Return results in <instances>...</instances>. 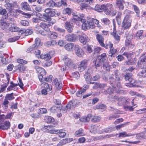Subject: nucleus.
I'll use <instances>...</instances> for the list:
<instances>
[{
  "mask_svg": "<svg viewBox=\"0 0 146 146\" xmlns=\"http://www.w3.org/2000/svg\"><path fill=\"white\" fill-rule=\"evenodd\" d=\"M93 65L96 68L102 67L103 68L107 71H109L111 66L109 64L106 53H104L98 58L94 59L92 62Z\"/></svg>",
  "mask_w": 146,
  "mask_h": 146,
  "instance_id": "f257e3e1",
  "label": "nucleus"
},
{
  "mask_svg": "<svg viewBox=\"0 0 146 146\" xmlns=\"http://www.w3.org/2000/svg\"><path fill=\"white\" fill-rule=\"evenodd\" d=\"M15 6H17L16 3L15 2L13 3H8L5 4V6L8 11V17L10 16L17 17L20 13L22 12L20 10L14 9Z\"/></svg>",
  "mask_w": 146,
  "mask_h": 146,
  "instance_id": "f03ea898",
  "label": "nucleus"
},
{
  "mask_svg": "<svg viewBox=\"0 0 146 146\" xmlns=\"http://www.w3.org/2000/svg\"><path fill=\"white\" fill-rule=\"evenodd\" d=\"M45 13L43 14V17L46 21H50L51 20L50 17L54 16L56 14L58 15L57 11L54 9L48 8L45 10Z\"/></svg>",
  "mask_w": 146,
  "mask_h": 146,
  "instance_id": "7ed1b4c3",
  "label": "nucleus"
},
{
  "mask_svg": "<svg viewBox=\"0 0 146 146\" xmlns=\"http://www.w3.org/2000/svg\"><path fill=\"white\" fill-rule=\"evenodd\" d=\"M125 79L126 81L129 82V83L125 84L126 86L129 87H137L135 83V81L132 78V73H127L124 76Z\"/></svg>",
  "mask_w": 146,
  "mask_h": 146,
  "instance_id": "20e7f679",
  "label": "nucleus"
},
{
  "mask_svg": "<svg viewBox=\"0 0 146 146\" xmlns=\"http://www.w3.org/2000/svg\"><path fill=\"white\" fill-rule=\"evenodd\" d=\"M114 8L113 5L110 3H107L104 4V11L107 15H111L113 16L115 15L116 13V11H113Z\"/></svg>",
  "mask_w": 146,
  "mask_h": 146,
  "instance_id": "39448f33",
  "label": "nucleus"
},
{
  "mask_svg": "<svg viewBox=\"0 0 146 146\" xmlns=\"http://www.w3.org/2000/svg\"><path fill=\"white\" fill-rule=\"evenodd\" d=\"M129 15H126L122 23L121 27L124 29H127L129 28L131 25V21L130 19Z\"/></svg>",
  "mask_w": 146,
  "mask_h": 146,
  "instance_id": "423d86ee",
  "label": "nucleus"
},
{
  "mask_svg": "<svg viewBox=\"0 0 146 146\" xmlns=\"http://www.w3.org/2000/svg\"><path fill=\"white\" fill-rule=\"evenodd\" d=\"M114 74L115 77V82L116 86L119 88H121V82L123 79V78L120 75V74L118 70H116L114 72Z\"/></svg>",
  "mask_w": 146,
  "mask_h": 146,
  "instance_id": "0eeeda50",
  "label": "nucleus"
},
{
  "mask_svg": "<svg viewBox=\"0 0 146 146\" xmlns=\"http://www.w3.org/2000/svg\"><path fill=\"white\" fill-rule=\"evenodd\" d=\"M82 20L83 22H82V28L83 30H86V29L93 28L95 26L94 25L91 21L87 22L85 19Z\"/></svg>",
  "mask_w": 146,
  "mask_h": 146,
  "instance_id": "6e6552de",
  "label": "nucleus"
},
{
  "mask_svg": "<svg viewBox=\"0 0 146 146\" xmlns=\"http://www.w3.org/2000/svg\"><path fill=\"white\" fill-rule=\"evenodd\" d=\"M79 37L80 42L84 44L88 43L90 41V39L84 33H82L81 35H79Z\"/></svg>",
  "mask_w": 146,
  "mask_h": 146,
  "instance_id": "1a4fd4ad",
  "label": "nucleus"
},
{
  "mask_svg": "<svg viewBox=\"0 0 146 146\" xmlns=\"http://www.w3.org/2000/svg\"><path fill=\"white\" fill-rule=\"evenodd\" d=\"M75 50L76 55L78 56L81 57L84 54L83 50L78 45L75 46Z\"/></svg>",
  "mask_w": 146,
  "mask_h": 146,
  "instance_id": "9d476101",
  "label": "nucleus"
},
{
  "mask_svg": "<svg viewBox=\"0 0 146 146\" xmlns=\"http://www.w3.org/2000/svg\"><path fill=\"white\" fill-rule=\"evenodd\" d=\"M108 82L113 87H115L116 86L115 80L114 77V75L113 74H110L108 76Z\"/></svg>",
  "mask_w": 146,
  "mask_h": 146,
  "instance_id": "9b49d317",
  "label": "nucleus"
},
{
  "mask_svg": "<svg viewBox=\"0 0 146 146\" xmlns=\"http://www.w3.org/2000/svg\"><path fill=\"white\" fill-rule=\"evenodd\" d=\"M74 106L72 104V103L71 101H70L66 106V107L62 108L60 110V111L63 113H65L66 112L67 110H70L71 108H74Z\"/></svg>",
  "mask_w": 146,
  "mask_h": 146,
  "instance_id": "f8f14e48",
  "label": "nucleus"
},
{
  "mask_svg": "<svg viewBox=\"0 0 146 146\" xmlns=\"http://www.w3.org/2000/svg\"><path fill=\"white\" fill-rule=\"evenodd\" d=\"M87 65V61L84 60L81 62L79 66L78 67V70L80 72L84 70L86 68Z\"/></svg>",
  "mask_w": 146,
  "mask_h": 146,
  "instance_id": "ddd939ff",
  "label": "nucleus"
},
{
  "mask_svg": "<svg viewBox=\"0 0 146 146\" xmlns=\"http://www.w3.org/2000/svg\"><path fill=\"white\" fill-rule=\"evenodd\" d=\"M90 75V74L88 72H87L85 73L84 75V76L85 81L87 84H92L94 83V82H91L92 77H91Z\"/></svg>",
  "mask_w": 146,
  "mask_h": 146,
  "instance_id": "4468645a",
  "label": "nucleus"
},
{
  "mask_svg": "<svg viewBox=\"0 0 146 146\" xmlns=\"http://www.w3.org/2000/svg\"><path fill=\"white\" fill-rule=\"evenodd\" d=\"M10 123L9 121H5L4 123L0 125V129L3 130H7L10 126Z\"/></svg>",
  "mask_w": 146,
  "mask_h": 146,
  "instance_id": "2eb2a0df",
  "label": "nucleus"
},
{
  "mask_svg": "<svg viewBox=\"0 0 146 146\" xmlns=\"http://www.w3.org/2000/svg\"><path fill=\"white\" fill-rule=\"evenodd\" d=\"M129 100L130 99L129 98L124 97H120L118 99L119 103L123 105L128 104Z\"/></svg>",
  "mask_w": 146,
  "mask_h": 146,
  "instance_id": "dca6fc26",
  "label": "nucleus"
},
{
  "mask_svg": "<svg viewBox=\"0 0 146 146\" xmlns=\"http://www.w3.org/2000/svg\"><path fill=\"white\" fill-rule=\"evenodd\" d=\"M96 37L100 45L102 46L106 47L104 43V38L100 35L97 34L96 35Z\"/></svg>",
  "mask_w": 146,
  "mask_h": 146,
  "instance_id": "f3484780",
  "label": "nucleus"
},
{
  "mask_svg": "<svg viewBox=\"0 0 146 146\" xmlns=\"http://www.w3.org/2000/svg\"><path fill=\"white\" fill-rule=\"evenodd\" d=\"M65 38L68 41L74 42L76 39V35L74 34H68L66 36Z\"/></svg>",
  "mask_w": 146,
  "mask_h": 146,
  "instance_id": "a211bd4d",
  "label": "nucleus"
},
{
  "mask_svg": "<svg viewBox=\"0 0 146 146\" xmlns=\"http://www.w3.org/2000/svg\"><path fill=\"white\" fill-rule=\"evenodd\" d=\"M94 85L93 86V88L96 89L98 88H104L107 86V85L105 84H101L100 83L94 82L93 84Z\"/></svg>",
  "mask_w": 146,
  "mask_h": 146,
  "instance_id": "6ab92c4d",
  "label": "nucleus"
},
{
  "mask_svg": "<svg viewBox=\"0 0 146 146\" xmlns=\"http://www.w3.org/2000/svg\"><path fill=\"white\" fill-rule=\"evenodd\" d=\"M21 6L22 9L27 11H31V8L28 3L26 2L22 3L21 4Z\"/></svg>",
  "mask_w": 146,
  "mask_h": 146,
  "instance_id": "aec40b11",
  "label": "nucleus"
},
{
  "mask_svg": "<svg viewBox=\"0 0 146 146\" xmlns=\"http://www.w3.org/2000/svg\"><path fill=\"white\" fill-rule=\"evenodd\" d=\"M125 45L126 47L131 49L133 48L135 46L134 44H133L130 39L126 38L125 42Z\"/></svg>",
  "mask_w": 146,
  "mask_h": 146,
  "instance_id": "412c9836",
  "label": "nucleus"
},
{
  "mask_svg": "<svg viewBox=\"0 0 146 146\" xmlns=\"http://www.w3.org/2000/svg\"><path fill=\"white\" fill-rule=\"evenodd\" d=\"M0 15L3 16V19H7L8 18V15L6 10L1 7H0Z\"/></svg>",
  "mask_w": 146,
  "mask_h": 146,
  "instance_id": "4be33fe9",
  "label": "nucleus"
},
{
  "mask_svg": "<svg viewBox=\"0 0 146 146\" xmlns=\"http://www.w3.org/2000/svg\"><path fill=\"white\" fill-rule=\"evenodd\" d=\"M124 2V0H116V4L119 10H123L124 6L123 3Z\"/></svg>",
  "mask_w": 146,
  "mask_h": 146,
  "instance_id": "5701e85b",
  "label": "nucleus"
},
{
  "mask_svg": "<svg viewBox=\"0 0 146 146\" xmlns=\"http://www.w3.org/2000/svg\"><path fill=\"white\" fill-rule=\"evenodd\" d=\"M65 27L67 31L69 33H71L72 31V25L68 22H66L65 23Z\"/></svg>",
  "mask_w": 146,
  "mask_h": 146,
  "instance_id": "b1692460",
  "label": "nucleus"
},
{
  "mask_svg": "<svg viewBox=\"0 0 146 146\" xmlns=\"http://www.w3.org/2000/svg\"><path fill=\"white\" fill-rule=\"evenodd\" d=\"M58 36V34L55 32H51L50 31L48 34V37L50 38L51 39H56Z\"/></svg>",
  "mask_w": 146,
  "mask_h": 146,
  "instance_id": "393cba45",
  "label": "nucleus"
},
{
  "mask_svg": "<svg viewBox=\"0 0 146 146\" xmlns=\"http://www.w3.org/2000/svg\"><path fill=\"white\" fill-rule=\"evenodd\" d=\"M74 46V44L72 43H71L66 44L64 47L65 49L68 51H72Z\"/></svg>",
  "mask_w": 146,
  "mask_h": 146,
  "instance_id": "a878e982",
  "label": "nucleus"
},
{
  "mask_svg": "<svg viewBox=\"0 0 146 146\" xmlns=\"http://www.w3.org/2000/svg\"><path fill=\"white\" fill-rule=\"evenodd\" d=\"M113 89L111 87H109L107 90H104L103 92V93L104 95H106L107 94L111 95L113 93Z\"/></svg>",
  "mask_w": 146,
  "mask_h": 146,
  "instance_id": "bb28decb",
  "label": "nucleus"
},
{
  "mask_svg": "<svg viewBox=\"0 0 146 146\" xmlns=\"http://www.w3.org/2000/svg\"><path fill=\"white\" fill-rule=\"evenodd\" d=\"M10 24L6 22H1L0 26L1 28L3 30L9 29Z\"/></svg>",
  "mask_w": 146,
  "mask_h": 146,
  "instance_id": "cd10ccee",
  "label": "nucleus"
},
{
  "mask_svg": "<svg viewBox=\"0 0 146 146\" xmlns=\"http://www.w3.org/2000/svg\"><path fill=\"white\" fill-rule=\"evenodd\" d=\"M104 4L102 5H97L95 7V9L96 11L99 12H102L104 11Z\"/></svg>",
  "mask_w": 146,
  "mask_h": 146,
  "instance_id": "c85d7f7f",
  "label": "nucleus"
},
{
  "mask_svg": "<svg viewBox=\"0 0 146 146\" xmlns=\"http://www.w3.org/2000/svg\"><path fill=\"white\" fill-rule=\"evenodd\" d=\"M39 26L41 28L45 30L46 31L48 32L50 31V29L48 28V26L44 23H41L39 25Z\"/></svg>",
  "mask_w": 146,
  "mask_h": 146,
  "instance_id": "c756f323",
  "label": "nucleus"
},
{
  "mask_svg": "<svg viewBox=\"0 0 146 146\" xmlns=\"http://www.w3.org/2000/svg\"><path fill=\"white\" fill-rule=\"evenodd\" d=\"M137 75L139 78L146 77V68H143L142 71L139 72Z\"/></svg>",
  "mask_w": 146,
  "mask_h": 146,
  "instance_id": "7c9ffc66",
  "label": "nucleus"
},
{
  "mask_svg": "<svg viewBox=\"0 0 146 146\" xmlns=\"http://www.w3.org/2000/svg\"><path fill=\"white\" fill-rule=\"evenodd\" d=\"M135 135V134L129 133L127 134L125 131H124L123 132H121L119 134L118 137H129Z\"/></svg>",
  "mask_w": 146,
  "mask_h": 146,
  "instance_id": "2f4dec72",
  "label": "nucleus"
},
{
  "mask_svg": "<svg viewBox=\"0 0 146 146\" xmlns=\"http://www.w3.org/2000/svg\"><path fill=\"white\" fill-rule=\"evenodd\" d=\"M143 30H139L135 34V38L136 39H140L142 38L143 36Z\"/></svg>",
  "mask_w": 146,
  "mask_h": 146,
  "instance_id": "473e14b6",
  "label": "nucleus"
},
{
  "mask_svg": "<svg viewBox=\"0 0 146 146\" xmlns=\"http://www.w3.org/2000/svg\"><path fill=\"white\" fill-rule=\"evenodd\" d=\"M41 59L47 60H50L51 58V56L49 54L47 53L45 54H41L40 56Z\"/></svg>",
  "mask_w": 146,
  "mask_h": 146,
  "instance_id": "72a5a7b5",
  "label": "nucleus"
},
{
  "mask_svg": "<svg viewBox=\"0 0 146 146\" xmlns=\"http://www.w3.org/2000/svg\"><path fill=\"white\" fill-rule=\"evenodd\" d=\"M45 121L48 123H52L54 121V119L50 116H46L44 118Z\"/></svg>",
  "mask_w": 146,
  "mask_h": 146,
  "instance_id": "f704fd0d",
  "label": "nucleus"
},
{
  "mask_svg": "<svg viewBox=\"0 0 146 146\" xmlns=\"http://www.w3.org/2000/svg\"><path fill=\"white\" fill-rule=\"evenodd\" d=\"M54 84L58 89H60L62 86V84L59 82H58L57 79H55L54 80Z\"/></svg>",
  "mask_w": 146,
  "mask_h": 146,
  "instance_id": "c9c22d12",
  "label": "nucleus"
},
{
  "mask_svg": "<svg viewBox=\"0 0 146 146\" xmlns=\"http://www.w3.org/2000/svg\"><path fill=\"white\" fill-rule=\"evenodd\" d=\"M41 86L46 89L47 90L48 89L49 91H50L52 89V87H51V86H50L49 84L46 82H43L41 84Z\"/></svg>",
  "mask_w": 146,
  "mask_h": 146,
  "instance_id": "e433bc0d",
  "label": "nucleus"
},
{
  "mask_svg": "<svg viewBox=\"0 0 146 146\" xmlns=\"http://www.w3.org/2000/svg\"><path fill=\"white\" fill-rule=\"evenodd\" d=\"M117 50L116 49H110V50L109 52V56L112 57H114L115 54L117 52Z\"/></svg>",
  "mask_w": 146,
  "mask_h": 146,
  "instance_id": "4c0bfd02",
  "label": "nucleus"
},
{
  "mask_svg": "<svg viewBox=\"0 0 146 146\" xmlns=\"http://www.w3.org/2000/svg\"><path fill=\"white\" fill-rule=\"evenodd\" d=\"M5 98L9 100H12L15 99V97L13 96V93H12L10 94H7Z\"/></svg>",
  "mask_w": 146,
  "mask_h": 146,
  "instance_id": "58836bf2",
  "label": "nucleus"
},
{
  "mask_svg": "<svg viewBox=\"0 0 146 146\" xmlns=\"http://www.w3.org/2000/svg\"><path fill=\"white\" fill-rule=\"evenodd\" d=\"M92 116L91 114H88L86 117H84L83 118H81L80 119L81 121L82 122H88L89 121L92 117Z\"/></svg>",
  "mask_w": 146,
  "mask_h": 146,
  "instance_id": "ea45409f",
  "label": "nucleus"
},
{
  "mask_svg": "<svg viewBox=\"0 0 146 146\" xmlns=\"http://www.w3.org/2000/svg\"><path fill=\"white\" fill-rule=\"evenodd\" d=\"M116 30H114L113 32L111 34L113 36L115 40L119 42L120 40V37L116 33Z\"/></svg>",
  "mask_w": 146,
  "mask_h": 146,
  "instance_id": "a19ab883",
  "label": "nucleus"
},
{
  "mask_svg": "<svg viewBox=\"0 0 146 146\" xmlns=\"http://www.w3.org/2000/svg\"><path fill=\"white\" fill-rule=\"evenodd\" d=\"M83 129L82 128H80L75 132V135L78 137L83 136Z\"/></svg>",
  "mask_w": 146,
  "mask_h": 146,
  "instance_id": "79ce46f5",
  "label": "nucleus"
},
{
  "mask_svg": "<svg viewBox=\"0 0 146 146\" xmlns=\"http://www.w3.org/2000/svg\"><path fill=\"white\" fill-rule=\"evenodd\" d=\"M106 106L103 104H98L97 105L96 108L97 109H101L104 110L106 109Z\"/></svg>",
  "mask_w": 146,
  "mask_h": 146,
  "instance_id": "37998d69",
  "label": "nucleus"
},
{
  "mask_svg": "<svg viewBox=\"0 0 146 146\" xmlns=\"http://www.w3.org/2000/svg\"><path fill=\"white\" fill-rule=\"evenodd\" d=\"M101 119V118L100 117L95 116L92 118L91 121L93 123L97 122L99 121Z\"/></svg>",
  "mask_w": 146,
  "mask_h": 146,
  "instance_id": "c03bdc74",
  "label": "nucleus"
},
{
  "mask_svg": "<svg viewBox=\"0 0 146 146\" xmlns=\"http://www.w3.org/2000/svg\"><path fill=\"white\" fill-rule=\"evenodd\" d=\"M63 60L65 64L67 66H68V65L72 61L69 58L66 57H64L63 58Z\"/></svg>",
  "mask_w": 146,
  "mask_h": 146,
  "instance_id": "a18cd8bd",
  "label": "nucleus"
},
{
  "mask_svg": "<svg viewBox=\"0 0 146 146\" xmlns=\"http://www.w3.org/2000/svg\"><path fill=\"white\" fill-rule=\"evenodd\" d=\"M55 3L52 0H50L46 4L48 7H53L55 6Z\"/></svg>",
  "mask_w": 146,
  "mask_h": 146,
  "instance_id": "49530a36",
  "label": "nucleus"
},
{
  "mask_svg": "<svg viewBox=\"0 0 146 146\" xmlns=\"http://www.w3.org/2000/svg\"><path fill=\"white\" fill-rule=\"evenodd\" d=\"M136 61V60L135 58L132 59L131 60H128L125 63L127 65H132L134 64Z\"/></svg>",
  "mask_w": 146,
  "mask_h": 146,
  "instance_id": "de8ad7c7",
  "label": "nucleus"
},
{
  "mask_svg": "<svg viewBox=\"0 0 146 146\" xmlns=\"http://www.w3.org/2000/svg\"><path fill=\"white\" fill-rule=\"evenodd\" d=\"M19 29V28L15 26L14 25H11V27L9 28V30L12 32H17Z\"/></svg>",
  "mask_w": 146,
  "mask_h": 146,
  "instance_id": "09e8293b",
  "label": "nucleus"
},
{
  "mask_svg": "<svg viewBox=\"0 0 146 146\" xmlns=\"http://www.w3.org/2000/svg\"><path fill=\"white\" fill-rule=\"evenodd\" d=\"M140 64L145 63H146V54H145L140 57Z\"/></svg>",
  "mask_w": 146,
  "mask_h": 146,
  "instance_id": "8fccbe9b",
  "label": "nucleus"
},
{
  "mask_svg": "<svg viewBox=\"0 0 146 146\" xmlns=\"http://www.w3.org/2000/svg\"><path fill=\"white\" fill-rule=\"evenodd\" d=\"M20 72H23L25 70V68L23 65L19 64L17 66V68Z\"/></svg>",
  "mask_w": 146,
  "mask_h": 146,
  "instance_id": "3c124183",
  "label": "nucleus"
},
{
  "mask_svg": "<svg viewBox=\"0 0 146 146\" xmlns=\"http://www.w3.org/2000/svg\"><path fill=\"white\" fill-rule=\"evenodd\" d=\"M33 45L36 46V48H37L40 45V40L38 38H36L35 40V43Z\"/></svg>",
  "mask_w": 146,
  "mask_h": 146,
  "instance_id": "603ef678",
  "label": "nucleus"
},
{
  "mask_svg": "<svg viewBox=\"0 0 146 146\" xmlns=\"http://www.w3.org/2000/svg\"><path fill=\"white\" fill-rule=\"evenodd\" d=\"M25 35L26 36L31 35L33 33V31L32 29H25Z\"/></svg>",
  "mask_w": 146,
  "mask_h": 146,
  "instance_id": "864d4df0",
  "label": "nucleus"
},
{
  "mask_svg": "<svg viewBox=\"0 0 146 146\" xmlns=\"http://www.w3.org/2000/svg\"><path fill=\"white\" fill-rule=\"evenodd\" d=\"M73 19L76 21H80L82 23L83 22L82 20H84V19H83L82 18L80 17V16L77 15H74L73 16Z\"/></svg>",
  "mask_w": 146,
  "mask_h": 146,
  "instance_id": "5fc2aeb1",
  "label": "nucleus"
},
{
  "mask_svg": "<svg viewBox=\"0 0 146 146\" xmlns=\"http://www.w3.org/2000/svg\"><path fill=\"white\" fill-rule=\"evenodd\" d=\"M59 130L60 131L58 133L59 137L62 138L64 137L66 135V133L64 132L62 130L59 129Z\"/></svg>",
  "mask_w": 146,
  "mask_h": 146,
  "instance_id": "6e6d98bb",
  "label": "nucleus"
},
{
  "mask_svg": "<svg viewBox=\"0 0 146 146\" xmlns=\"http://www.w3.org/2000/svg\"><path fill=\"white\" fill-rule=\"evenodd\" d=\"M133 8L134 11L137 14V16L138 17L139 16V10L138 7L135 5H133Z\"/></svg>",
  "mask_w": 146,
  "mask_h": 146,
  "instance_id": "4d7b16f0",
  "label": "nucleus"
},
{
  "mask_svg": "<svg viewBox=\"0 0 146 146\" xmlns=\"http://www.w3.org/2000/svg\"><path fill=\"white\" fill-rule=\"evenodd\" d=\"M68 140L67 139H63L61 140L58 144V145H62L68 142Z\"/></svg>",
  "mask_w": 146,
  "mask_h": 146,
  "instance_id": "13d9d810",
  "label": "nucleus"
},
{
  "mask_svg": "<svg viewBox=\"0 0 146 146\" xmlns=\"http://www.w3.org/2000/svg\"><path fill=\"white\" fill-rule=\"evenodd\" d=\"M53 77L52 75H50L46 78H44V81L50 82H52Z\"/></svg>",
  "mask_w": 146,
  "mask_h": 146,
  "instance_id": "bf43d9fd",
  "label": "nucleus"
},
{
  "mask_svg": "<svg viewBox=\"0 0 146 146\" xmlns=\"http://www.w3.org/2000/svg\"><path fill=\"white\" fill-rule=\"evenodd\" d=\"M102 21L105 25H108L110 23V20L107 18H104L102 19Z\"/></svg>",
  "mask_w": 146,
  "mask_h": 146,
  "instance_id": "052dcab7",
  "label": "nucleus"
},
{
  "mask_svg": "<svg viewBox=\"0 0 146 146\" xmlns=\"http://www.w3.org/2000/svg\"><path fill=\"white\" fill-rule=\"evenodd\" d=\"M84 93L83 91L80 89V90L76 92V95L77 97H81L82 96V94Z\"/></svg>",
  "mask_w": 146,
  "mask_h": 146,
  "instance_id": "680f3d73",
  "label": "nucleus"
},
{
  "mask_svg": "<svg viewBox=\"0 0 146 146\" xmlns=\"http://www.w3.org/2000/svg\"><path fill=\"white\" fill-rule=\"evenodd\" d=\"M47 112L46 110L44 108H42L39 109L38 112L39 114L45 113Z\"/></svg>",
  "mask_w": 146,
  "mask_h": 146,
  "instance_id": "e2e57ef3",
  "label": "nucleus"
},
{
  "mask_svg": "<svg viewBox=\"0 0 146 146\" xmlns=\"http://www.w3.org/2000/svg\"><path fill=\"white\" fill-rule=\"evenodd\" d=\"M9 103L8 100L5 98L4 101L3 103V104L5 106V109H7L8 108V104Z\"/></svg>",
  "mask_w": 146,
  "mask_h": 146,
  "instance_id": "0e129e2a",
  "label": "nucleus"
},
{
  "mask_svg": "<svg viewBox=\"0 0 146 146\" xmlns=\"http://www.w3.org/2000/svg\"><path fill=\"white\" fill-rule=\"evenodd\" d=\"M73 77L75 78L78 79L80 77V74L78 72H76L72 73Z\"/></svg>",
  "mask_w": 146,
  "mask_h": 146,
  "instance_id": "69168bd1",
  "label": "nucleus"
},
{
  "mask_svg": "<svg viewBox=\"0 0 146 146\" xmlns=\"http://www.w3.org/2000/svg\"><path fill=\"white\" fill-rule=\"evenodd\" d=\"M145 112H146V108H144L137 110L136 113L137 114H141L144 113Z\"/></svg>",
  "mask_w": 146,
  "mask_h": 146,
  "instance_id": "338daca9",
  "label": "nucleus"
},
{
  "mask_svg": "<svg viewBox=\"0 0 146 146\" xmlns=\"http://www.w3.org/2000/svg\"><path fill=\"white\" fill-rule=\"evenodd\" d=\"M36 49V46L35 45H33L28 48L27 50V52H30L33 50Z\"/></svg>",
  "mask_w": 146,
  "mask_h": 146,
  "instance_id": "774afa93",
  "label": "nucleus"
}]
</instances>
